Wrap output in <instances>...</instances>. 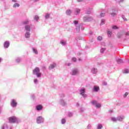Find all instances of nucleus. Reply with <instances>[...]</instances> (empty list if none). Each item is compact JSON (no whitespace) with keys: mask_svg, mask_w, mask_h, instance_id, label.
Masks as SVG:
<instances>
[{"mask_svg":"<svg viewBox=\"0 0 129 129\" xmlns=\"http://www.w3.org/2000/svg\"><path fill=\"white\" fill-rule=\"evenodd\" d=\"M40 72V68L36 67L34 70H33V75H36L38 78H41L42 74Z\"/></svg>","mask_w":129,"mask_h":129,"instance_id":"f257e3e1","label":"nucleus"},{"mask_svg":"<svg viewBox=\"0 0 129 129\" xmlns=\"http://www.w3.org/2000/svg\"><path fill=\"white\" fill-rule=\"evenodd\" d=\"M9 122L12 123H15V122H20L19 118L16 117V116H13L9 118Z\"/></svg>","mask_w":129,"mask_h":129,"instance_id":"f03ea898","label":"nucleus"},{"mask_svg":"<svg viewBox=\"0 0 129 129\" xmlns=\"http://www.w3.org/2000/svg\"><path fill=\"white\" fill-rule=\"evenodd\" d=\"M83 20L84 22H89L93 21V17L89 16H84Z\"/></svg>","mask_w":129,"mask_h":129,"instance_id":"7ed1b4c3","label":"nucleus"},{"mask_svg":"<svg viewBox=\"0 0 129 129\" xmlns=\"http://www.w3.org/2000/svg\"><path fill=\"white\" fill-rule=\"evenodd\" d=\"M36 122L38 124L43 123L44 122V118L41 116H38L36 118Z\"/></svg>","mask_w":129,"mask_h":129,"instance_id":"20e7f679","label":"nucleus"},{"mask_svg":"<svg viewBox=\"0 0 129 129\" xmlns=\"http://www.w3.org/2000/svg\"><path fill=\"white\" fill-rule=\"evenodd\" d=\"M10 105L12 107L15 108L17 107V105H18V103H17V101L15 99H12L10 103Z\"/></svg>","mask_w":129,"mask_h":129,"instance_id":"39448f33","label":"nucleus"},{"mask_svg":"<svg viewBox=\"0 0 129 129\" xmlns=\"http://www.w3.org/2000/svg\"><path fill=\"white\" fill-rule=\"evenodd\" d=\"M80 95L83 96V97H84L85 98L86 97H87V95L85 94V88H81L80 90Z\"/></svg>","mask_w":129,"mask_h":129,"instance_id":"423d86ee","label":"nucleus"},{"mask_svg":"<svg viewBox=\"0 0 129 129\" xmlns=\"http://www.w3.org/2000/svg\"><path fill=\"white\" fill-rule=\"evenodd\" d=\"M79 72V70H78V69H74L72 71L71 74L73 76H74L75 75H77Z\"/></svg>","mask_w":129,"mask_h":129,"instance_id":"0eeeda50","label":"nucleus"},{"mask_svg":"<svg viewBox=\"0 0 129 129\" xmlns=\"http://www.w3.org/2000/svg\"><path fill=\"white\" fill-rule=\"evenodd\" d=\"M10 41H6L4 42V47L5 49H8L10 47Z\"/></svg>","mask_w":129,"mask_h":129,"instance_id":"6e6552de","label":"nucleus"},{"mask_svg":"<svg viewBox=\"0 0 129 129\" xmlns=\"http://www.w3.org/2000/svg\"><path fill=\"white\" fill-rule=\"evenodd\" d=\"M59 102L60 105H62V106L67 105V102H65V101L62 99H60Z\"/></svg>","mask_w":129,"mask_h":129,"instance_id":"1a4fd4ad","label":"nucleus"},{"mask_svg":"<svg viewBox=\"0 0 129 129\" xmlns=\"http://www.w3.org/2000/svg\"><path fill=\"white\" fill-rule=\"evenodd\" d=\"M31 25H26L25 26V29L26 32H30L31 31Z\"/></svg>","mask_w":129,"mask_h":129,"instance_id":"9d476101","label":"nucleus"},{"mask_svg":"<svg viewBox=\"0 0 129 129\" xmlns=\"http://www.w3.org/2000/svg\"><path fill=\"white\" fill-rule=\"evenodd\" d=\"M36 109L38 111H40L43 109V106H42V105H38L36 106Z\"/></svg>","mask_w":129,"mask_h":129,"instance_id":"9b49d317","label":"nucleus"},{"mask_svg":"<svg viewBox=\"0 0 129 129\" xmlns=\"http://www.w3.org/2000/svg\"><path fill=\"white\" fill-rule=\"evenodd\" d=\"M31 37V33H30V31H26V32L25 34V37L26 39H29Z\"/></svg>","mask_w":129,"mask_h":129,"instance_id":"f8f14e48","label":"nucleus"},{"mask_svg":"<svg viewBox=\"0 0 129 129\" xmlns=\"http://www.w3.org/2000/svg\"><path fill=\"white\" fill-rule=\"evenodd\" d=\"M123 35H124V33H123V32H119L117 34V37L119 39L122 37Z\"/></svg>","mask_w":129,"mask_h":129,"instance_id":"ddd939ff","label":"nucleus"},{"mask_svg":"<svg viewBox=\"0 0 129 129\" xmlns=\"http://www.w3.org/2000/svg\"><path fill=\"white\" fill-rule=\"evenodd\" d=\"M81 10L78 8H75V15H79L80 14Z\"/></svg>","mask_w":129,"mask_h":129,"instance_id":"4468645a","label":"nucleus"},{"mask_svg":"<svg viewBox=\"0 0 129 129\" xmlns=\"http://www.w3.org/2000/svg\"><path fill=\"white\" fill-rule=\"evenodd\" d=\"M124 119V116H118L117 117V120H118V121H122L123 119Z\"/></svg>","mask_w":129,"mask_h":129,"instance_id":"2eb2a0df","label":"nucleus"},{"mask_svg":"<svg viewBox=\"0 0 129 129\" xmlns=\"http://www.w3.org/2000/svg\"><path fill=\"white\" fill-rule=\"evenodd\" d=\"M110 15L112 17H115L116 16V13H115V10L111 9V12H110Z\"/></svg>","mask_w":129,"mask_h":129,"instance_id":"dca6fc26","label":"nucleus"},{"mask_svg":"<svg viewBox=\"0 0 129 129\" xmlns=\"http://www.w3.org/2000/svg\"><path fill=\"white\" fill-rule=\"evenodd\" d=\"M93 91H94V92H98L99 91V87L94 86L93 88Z\"/></svg>","mask_w":129,"mask_h":129,"instance_id":"f3484780","label":"nucleus"},{"mask_svg":"<svg viewBox=\"0 0 129 129\" xmlns=\"http://www.w3.org/2000/svg\"><path fill=\"white\" fill-rule=\"evenodd\" d=\"M91 72L93 74H96L97 73V69L93 68L91 70Z\"/></svg>","mask_w":129,"mask_h":129,"instance_id":"a211bd4d","label":"nucleus"},{"mask_svg":"<svg viewBox=\"0 0 129 129\" xmlns=\"http://www.w3.org/2000/svg\"><path fill=\"white\" fill-rule=\"evenodd\" d=\"M56 66V63L50 64V66L49 67V70H52V69H54V68H55Z\"/></svg>","mask_w":129,"mask_h":129,"instance_id":"6ab92c4d","label":"nucleus"},{"mask_svg":"<svg viewBox=\"0 0 129 129\" xmlns=\"http://www.w3.org/2000/svg\"><path fill=\"white\" fill-rule=\"evenodd\" d=\"M66 13L68 16H70L72 14V10H68L66 11Z\"/></svg>","mask_w":129,"mask_h":129,"instance_id":"aec40b11","label":"nucleus"},{"mask_svg":"<svg viewBox=\"0 0 129 129\" xmlns=\"http://www.w3.org/2000/svg\"><path fill=\"white\" fill-rule=\"evenodd\" d=\"M29 23H30L29 20H26L22 22L23 25H29Z\"/></svg>","mask_w":129,"mask_h":129,"instance_id":"412c9836","label":"nucleus"},{"mask_svg":"<svg viewBox=\"0 0 129 129\" xmlns=\"http://www.w3.org/2000/svg\"><path fill=\"white\" fill-rule=\"evenodd\" d=\"M9 128V127L8 126V124L5 123L4 125L2 126V129H8Z\"/></svg>","mask_w":129,"mask_h":129,"instance_id":"4be33fe9","label":"nucleus"},{"mask_svg":"<svg viewBox=\"0 0 129 129\" xmlns=\"http://www.w3.org/2000/svg\"><path fill=\"white\" fill-rule=\"evenodd\" d=\"M60 43L62 45V46H66V41L63 40H60Z\"/></svg>","mask_w":129,"mask_h":129,"instance_id":"5701e85b","label":"nucleus"},{"mask_svg":"<svg viewBox=\"0 0 129 129\" xmlns=\"http://www.w3.org/2000/svg\"><path fill=\"white\" fill-rule=\"evenodd\" d=\"M22 61V58L21 57H17L16 59V63H20Z\"/></svg>","mask_w":129,"mask_h":129,"instance_id":"b1692460","label":"nucleus"},{"mask_svg":"<svg viewBox=\"0 0 129 129\" xmlns=\"http://www.w3.org/2000/svg\"><path fill=\"white\" fill-rule=\"evenodd\" d=\"M61 124H65L66 123V119L65 118L61 119Z\"/></svg>","mask_w":129,"mask_h":129,"instance_id":"393cba45","label":"nucleus"},{"mask_svg":"<svg viewBox=\"0 0 129 129\" xmlns=\"http://www.w3.org/2000/svg\"><path fill=\"white\" fill-rule=\"evenodd\" d=\"M19 7H20V4L19 3H15L13 5V8H14V9H16V8H19Z\"/></svg>","mask_w":129,"mask_h":129,"instance_id":"a878e982","label":"nucleus"},{"mask_svg":"<svg viewBox=\"0 0 129 129\" xmlns=\"http://www.w3.org/2000/svg\"><path fill=\"white\" fill-rule=\"evenodd\" d=\"M76 31L78 32V33H79V31H80V25L76 26Z\"/></svg>","mask_w":129,"mask_h":129,"instance_id":"bb28decb","label":"nucleus"},{"mask_svg":"<svg viewBox=\"0 0 129 129\" xmlns=\"http://www.w3.org/2000/svg\"><path fill=\"white\" fill-rule=\"evenodd\" d=\"M117 62L118 64H121L122 63H123V61H122V59H118L117 60Z\"/></svg>","mask_w":129,"mask_h":129,"instance_id":"cd10ccee","label":"nucleus"},{"mask_svg":"<svg viewBox=\"0 0 129 129\" xmlns=\"http://www.w3.org/2000/svg\"><path fill=\"white\" fill-rule=\"evenodd\" d=\"M32 50H33V53H35V54H38V50L35 49V48H32Z\"/></svg>","mask_w":129,"mask_h":129,"instance_id":"c85d7f7f","label":"nucleus"},{"mask_svg":"<svg viewBox=\"0 0 129 129\" xmlns=\"http://www.w3.org/2000/svg\"><path fill=\"white\" fill-rule=\"evenodd\" d=\"M49 18H50V14H49V13H46V15H45V19L46 20H47V19H49Z\"/></svg>","mask_w":129,"mask_h":129,"instance_id":"c756f323","label":"nucleus"},{"mask_svg":"<svg viewBox=\"0 0 129 129\" xmlns=\"http://www.w3.org/2000/svg\"><path fill=\"white\" fill-rule=\"evenodd\" d=\"M68 115L69 117H71L73 116V113L72 112H69L68 113Z\"/></svg>","mask_w":129,"mask_h":129,"instance_id":"7c9ffc66","label":"nucleus"},{"mask_svg":"<svg viewBox=\"0 0 129 129\" xmlns=\"http://www.w3.org/2000/svg\"><path fill=\"white\" fill-rule=\"evenodd\" d=\"M95 105L97 108H100V107H101V104H100V103H97Z\"/></svg>","mask_w":129,"mask_h":129,"instance_id":"2f4dec72","label":"nucleus"},{"mask_svg":"<svg viewBox=\"0 0 129 129\" xmlns=\"http://www.w3.org/2000/svg\"><path fill=\"white\" fill-rule=\"evenodd\" d=\"M107 34L108 35V37H111V34H112V32L109 30H107Z\"/></svg>","mask_w":129,"mask_h":129,"instance_id":"473e14b6","label":"nucleus"},{"mask_svg":"<svg viewBox=\"0 0 129 129\" xmlns=\"http://www.w3.org/2000/svg\"><path fill=\"white\" fill-rule=\"evenodd\" d=\"M111 120L112 121H114L115 122V121H117V118H115V117H112L111 118Z\"/></svg>","mask_w":129,"mask_h":129,"instance_id":"72a5a7b5","label":"nucleus"},{"mask_svg":"<svg viewBox=\"0 0 129 129\" xmlns=\"http://www.w3.org/2000/svg\"><path fill=\"white\" fill-rule=\"evenodd\" d=\"M102 128V125L101 124H98L97 125V129Z\"/></svg>","mask_w":129,"mask_h":129,"instance_id":"f704fd0d","label":"nucleus"},{"mask_svg":"<svg viewBox=\"0 0 129 129\" xmlns=\"http://www.w3.org/2000/svg\"><path fill=\"white\" fill-rule=\"evenodd\" d=\"M34 20H35L36 22H38V20H39V16L38 15H35L34 17Z\"/></svg>","mask_w":129,"mask_h":129,"instance_id":"c9c22d12","label":"nucleus"},{"mask_svg":"<svg viewBox=\"0 0 129 129\" xmlns=\"http://www.w3.org/2000/svg\"><path fill=\"white\" fill-rule=\"evenodd\" d=\"M112 29L113 30H117V29H118V27L115 25H114L112 27Z\"/></svg>","mask_w":129,"mask_h":129,"instance_id":"e433bc0d","label":"nucleus"},{"mask_svg":"<svg viewBox=\"0 0 129 129\" xmlns=\"http://www.w3.org/2000/svg\"><path fill=\"white\" fill-rule=\"evenodd\" d=\"M84 110H85V109H84V108L81 107L80 109V112H84Z\"/></svg>","mask_w":129,"mask_h":129,"instance_id":"4c0bfd02","label":"nucleus"},{"mask_svg":"<svg viewBox=\"0 0 129 129\" xmlns=\"http://www.w3.org/2000/svg\"><path fill=\"white\" fill-rule=\"evenodd\" d=\"M123 73H125V74H127V73H129V70L127 69H125L124 70Z\"/></svg>","mask_w":129,"mask_h":129,"instance_id":"58836bf2","label":"nucleus"},{"mask_svg":"<svg viewBox=\"0 0 129 129\" xmlns=\"http://www.w3.org/2000/svg\"><path fill=\"white\" fill-rule=\"evenodd\" d=\"M98 41H101L102 40V36H99L97 37Z\"/></svg>","mask_w":129,"mask_h":129,"instance_id":"ea45409f","label":"nucleus"},{"mask_svg":"<svg viewBox=\"0 0 129 129\" xmlns=\"http://www.w3.org/2000/svg\"><path fill=\"white\" fill-rule=\"evenodd\" d=\"M92 104H93V105H96V104H97V102L95 100H93L91 102Z\"/></svg>","mask_w":129,"mask_h":129,"instance_id":"a19ab883","label":"nucleus"},{"mask_svg":"<svg viewBox=\"0 0 129 129\" xmlns=\"http://www.w3.org/2000/svg\"><path fill=\"white\" fill-rule=\"evenodd\" d=\"M105 22V20L102 19L100 25H104Z\"/></svg>","mask_w":129,"mask_h":129,"instance_id":"79ce46f5","label":"nucleus"},{"mask_svg":"<svg viewBox=\"0 0 129 129\" xmlns=\"http://www.w3.org/2000/svg\"><path fill=\"white\" fill-rule=\"evenodd\" d=\"M127 95H128V92H125V94L123 95L124 98H125V97H126Z\"/></svg>","mask_w":129,"mask_h":129,"instance_id":"37998d69","label":"nucleus"},{"mask_svg":"<svg viewBox=\"0 0 129 129\" xmlns=\"http://www.w3.org/2000/svg\"><path fill=\"white\" fill-rule=\"evenodd\" d=\"M105 51V48H102L100 50L101 53H104V52Z\"/></svg>","mask_w":129,"mask_h":129,"instance_id":"c03bdc74","label":"nucleus"},{"mask_svg":"<svg viewBox=\"0 0 129 129\" xmlns=\"http://www.w3.org/2000/svg\"><path fill=\"white\" fill-rule=\"evenodd\" d=\"M86 14H87V15H90V14H91V11H90V10H88L87 11H86Z\"/></svg>","mask_w":129,"mask_h":129,"instance_id":"a18cd8bd","label":"nucleus"},{"mask_svg":"<svg viewBox=\"0 0 129 129\" xmlns=\"http://www.w3.org/2000/svg\"><path fill=\"white\" fill-rule=\"evenodd\" d=\"M77 60V58H76V57H73L72 58V60L73 61V62H76Z\"/></svg>","mask_w":129,"mask_h":129,"instance_id":"49530a36","label":"nucleus"},{"mask_svg":"<svg viewBox=\"0 0 129 129\" xmlns=\"http://www.w3.org/2000/svg\"><path fill=\"white\" fill-rule=\"evenodd\" d=\"M34 82L35 84H37V83H38V79H35L34 80Z\"/></svg>","mask_w":129,"mask_h":129,"instance_id":"de8ad7c7","label":"nucleus"},{"mask_svg":"<svg viewBox=\"0 0 129 129\" xmlns=\"http://www.w3.org/2000/svg\"><path fill=\"white\" fill-rule=\"evenodd\" d=\"M60 96L61 98H63V97H65V95H64V94H61Z\"/></svg>","mask_w":129,"mask_h":129,"instance_id":"09e8293b","label":"nucleus"},{"mask_svg":"<svg viewBox=\"0 0 129 129\" xmlns=\"http://www.w3.org/2000/svg\"><path fill=\"white\" fill-rule=\"evenodd\" d=\"M88 129H91V125L90 124H89L87 126Z\"/></svg>","mask_w":129,"mask_h":129,"instance_id":"8fccbe9b","label":"nucleus"},{"mask_svg":"<svg viewBox=\"0 0 129 129\" xmlns=\"http://www.w3.org/2000/svg\"><path fill=\"white\" fill-rule=\"evenodd\" d=\"M104 16H105V13H101L100 14L101 17H104Z\"/></svg>","mask_w":129,"mask_h":129,"instance_id":"3c124183","label":"nucleus"},{"mask_svg":"<svg viewBox=\"0 0 129 129\" xmlns=\"http://www.w3.org/2000/svg\"><path fill=\"white\" fill-rule=\"evenodd\" d=\"M74 24L75 25H77V24H78V21H74Z\"/></svg>","mask_w":129,"mask_h":129,"instance_id":"603ef678","label":"nucleus"},{"mask_svg":"<svg viewBox=\"0 0 129 129\" xmlns=\"http://www.w3.org/2000/svg\"><path fill=\"white\" fill-rule=\"evenodd\" d=\"M31 98H32V99H35V95H31Z\"/></svg>","mask_w":129,"mask_h":129,"instance_id":"864d4df0","label":"nucleus"},{"mask_svg":"<svg viewBox=\"0 0 129 129\" xmlns=\"http://www.w3.org/2000/svg\"><path fill=\"white\" fill-rule=\"evenodd\" d=\"M121 18H122V19H123V20L125 18V17L124 16V15H122Z\"/></svg>","mask_w":129,"mask_h":129,"instance_id":"5fc2aeb1","label":"nucleus"},{"mask_svg":"<svg viewBox=\"0 0 129 129\" xmlns=\"http://www.w3.org/2000/svg\"><path fill=\"white\" fill-rule=\"evenodd\" d=\"M103 85H105V86L107 85V83L104 82L103 83Z\"/></svg>","mask_w":129,"mask_h":129,"instance_id":"6e6d98bb","label":"nucleus"},{"mask_svg":"<svg viewBox=\"0 0 129 129\" xmlns=\"http://www.w3.org/2000/svg\"><path fill=\"white\" fill-rule=\"evenodd\" d=\"M78 3H81V2H83V0H77Z\"/></svg>","mask_w":129,"mask_h":129,"instance_id":"4d7b16f0","label":"nucleus"},{"mask_svg":"<svg viewBox=\"0 0 129 129\" xmlns=\"http://www.w3.org/2000/svg\"><path fill=\"white\" fill-rule=\"evenodd\" d=\"M125 35L129 36V32L128 31L126 33Z\"/></svg>","mask_w":129,"mask_h":129,"instance_id":"13d9d810","label":"nucleus"},{"mask_svg":"<svg viewBox=\"0 0 129 129\" xmlns=\"http://www.w3.org/2000/svg\"><path fill=\"white\" fill-rule=\"evenodd\" d=\"M12 3H17V0H12Z\"/></svg>","mask_w":129,"mask_h":129,"instance_id":"bf43d9fd","label":"nucleus"},{"mask_svg":"<svg viewBox=\"0 0 129 129\" xmlns=\"http://www.w3.org/2000/svg\"><path fill=\"white\" fill-rule=\"evenodd\" d=\"M2 110H3V108L0 107V114L2 113Z\"/></svg>","mask_w":129,"mask_h":129,"instance_id":"052dcab7","label":"nucleus"},{"mask_svg":"<svg viewBox=\"0 0 129 129\" xmlns=\"http://www.w3.org/2000/svg\"><path fill=\"white\" fill-rule=\"evenodd\" d=\"M76 40H77V41H78V40H79V37H77L76 38Z\"/></svg>","mask_w":129,"mask_h":129,"instance_id":"680f3d73","label":"nucleus"},{"mask_svg":"<svg viewBox=\"0 0 129 129\" xmlns=\"http://www.w3.org/2000/svg\"><path fill=\"white\" fill-rule=\"evenodd\" d=\"M2 61H3V58L0 57V63H1Z\"/></svg>","mask_w":129,"mask_h":129,"instance_id":"e2e57ef3","label":"nucleus"},{"mask_svg":"<svg viewBox=\"0 0 129 129\" xmlns=\"http://www.w3.org/2000/svg\"><path fill=\"white\" fill-rule=\"evenodd\" d=\"M123 21H125V22H127V19L126 18H125L124 19H123Z\"/></svg>","mask_w":129,"mask_h":129,"instance_id":"0e129e2a","label":"nucleus"},{"mask_svg":"<svg viewBox=\"0 0 129 129\" xmlns=\"http://www.w3.org/2000/svg\"><path fill=\"white\" fill-rule=\"evenodd\" d=\"M124 0H119V3H122Z\"/></svg>","mask_w":129,"mask_h":129,"instance_id":"69168bd1","label":"nucleus"},{"mask_svg":"<svg viewBox=\"0 0 129 129\" xmlns=\"http://www.w3.org/2000/svg\"><path fill=\"white\" fill-rule=\"evenodd\" d=\"M71 63H69L68 64V66H71Z\"/></svg>","mask_w":129,"mask_h":129,"instance_id":"338daca9","label":"nucleus"},{"mask_svg":"<svg viewBox=\"0 0 129 129\" xmlns=\"http://www.w3.org/2000/svg\"><path fill=\"white\" fill-rule=\"evenodd\" d=\"M90 35H92V31L90 32Z\"/></svg>","mask_w":129,"mask_h":129,"instance_id":"774afa93","label":"nucleus"}]
</instances>
